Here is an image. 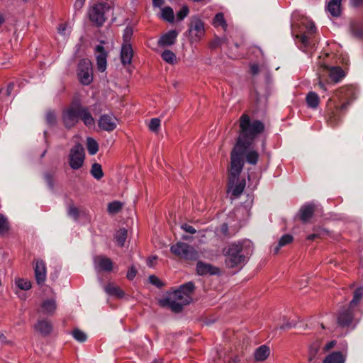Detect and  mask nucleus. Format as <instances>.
<instances>
[{"mask_svg": "<svg viewBox=\"0 0 363 363\" xmlns=\"http://www.w3.org/2000/svg\"><path fill=\"white\" fill-rule=\"evenodd\" d=\"M239 136L232 149L233 165L240 166L242 155L247 148H250L255 139L262 133L265 125L259 120H251L247 113H243L239 118Z\"/></svg>", "mask_w": 363, "mask_h": 363, "instance_id": "f257e3e1", "label": "nucleus"}, {"mask_svg": "<svg viewBox=\"0 0 363 363\" xmlns=\"http://www.w3.org/2000/svg\"><path fill=\"white\" fill-rule=\"evenodd\" d=\"M335 94L342 104L340 106L335 105L333 108L328 110V123L332 127L337 125L342 121L349 105L356 99V91L353 86L341 87Z\"/></svg>", "mask_w": 363, "mask_h": 363, "instance_id": "f03ea898", "label": "nucleus"}, {"mask_svg": "<svg viewBox=\"0 0 363 363\" xmlns=\"http://www.w3.org/2000/svg\"><path fill=\"white\" fill-rule=\"evenodd\" d=\"M259 153L254 150H250V148H247L243 155H242V161L240 162V166H234L233 160L232 159V152H230V169L229 170V186H233L234 182L238 179V177L240 176L244 164H245V161L252 165H255L259 160Z\"/></svg>", "mask_w": 363, "mask_h": 363, "instance_id": "7ed1b4c3", "label": "nucleus"}, {"mask_svg": "<svg viewBox=\"0 0 363 363\" xmlns=\"http://www.w3.org/2000/svg\"><path fill=\"white\" fill-rule=\"evenodd\" d=\"M110 9V5L106 2L94 4L89 8L88 12L90 21L96 26L101 27L106 21V14Z\"/></svg>", "mask_w": 363, "mask_h": 363, "instance_id": "20e7f679", "label": "nucleus"}, {"mask_svg": "<svg viewBox=\"0 0 363 363\" xmlns=\"http://www.w3.org/2000/svg\"><path fill=\"white\" fill-rule=\"evenodd\" d=\"M242 250V245L233 243L229 245L225 258V264L229 268L240 267L245 262V256Z\"/></svg>", "mask_w": 363, "mask_h": 363, "instance_id": "39448f33", "label": "nucleus"}, {"mask_svg": "<svg viewBox=\"0 0 363 363\" xmlns=\"http://www.w3.org/2000/svg\"><path fill=\"white\" fill-rule=\"evenodd\" d=\"M362 296H354L348 307H342L337 315V324L342 328L348 327L352 322L354 308L360 303Z\"/></svg>", "mask_w": 363, "mask_h": 363, "instance_id": "423d86ee", "label": "nucleus"}, {"mask_svg": "<svg viewBox=\"0 0 363 363\" xmlns=\"http://www.w3.org/2000/svg\"><path fill=\"white\" fill-rule=\"evenodd\" d=\"M78 102H73L69 107L63 110L62 120L64 125L69 129L79 122Z\"/></svg>", "mask_w": 363, "mask_h": 363, "instance_id": "0eeeda50", "label": "nucleus"}, {"mask_svg": "<svg viewBox=\"0 0 363 363\" xmlns=\"http://www.w3.org/2000/svg\"><path fill=\"white\" fill-rule=\"evenodd\" d=\"M77 75L84 85H89L93 81L91 62L88 59H82L78 64Z\"/></svg>", "mask_w": 363, "mask_h": 363, "instance_id": "6e6552de", "label": "nucleus"}, {"mask_svg": "<svg viewBox=\"0 0 363 363\" xmlns=\"http://www.w3.org/2000/svg\"><path fill=\"white\" fill-rule=\"evenodd\" d=\"M189 38L191 43L199 41L204 35V23L196 16L191 18L189 24Z\"/></svg>", "mask_w": 363, "mask_h": 363, "instance_id": "1a4fd4ad", "label": "nucleus"}, {"mask_svg": "<svg viewBox=\"0 0 363 363\" xmlns=\"http://www.w3.org/2000/svg\"><path fill=\"white\" fill-rule=\"evenodd\" d=\"M85 157L84 150L82 145H75L69 152V164L73 169H79L84 164Z\"/></svg>", "mask_w": 363, "mask_h": 363, "instance_id": "9d476101", "label": "nucleus"}, {"mask_svg": "<svg viewBox=\"0 0 363 363\" xmlns=\"http://www.w3.org/2000/svg\"><path fill=\"white\" fill-rule=\"evenodd\" d=\"M35 279L36 283L42 286L45 284L47 278V268L45 262L43 259H35L33 262Z\"/></svg>", "mask_w": 363, "mask_h": 363, "instance_id": "9b49d317", "label": "nucleus"}, {"mask_svg": "<svg viewBox=\"0 0 363 363\" xmlns=\"http://www.w3.org/2000/svg\"><path fill=\"white\" fill-rule=\"evenodd\" d=\"M302 26L305 28V30L297 34L296 38L300 39L304 46H308L309 38L316 33V28L313 22L308 20L302 22Z\"/></svg>", "mask_w": 363, "mask_h": 363, "instance_id": "f8f14e48", "label": "nucleus"}, {"mask_svg": "<svg viewBox=\"0 0 363 363\" xmlns=\"http://www.w3.org/2000/svg\"><path fill=\"white\" fill-rule=\"evenodd\" d=\"M316 206L313 203H306L301 206L298 216L303 223H307L313 216Z\"/></svg>", "mask_w": 363, "mask_h": 363, "instance_id": "ddd939ff", "label": "nucleus"}, {"mask_svg": "<svg viewBox=\"0 0 363 363\" xmlns=\"http://www.w3.org/2000/svg\"><path fill=\"white\" fill-rule=\"evenodd\" d=\"M117 126V118L112 115H102L99 120V127L103 130L111 132Z\"/></svg>", "mask_w": 363, "mask_h": 363, "instance_id": "4468645a", "label": "nucleus"}, {"mask_svg": "<svg viewBox=\"0 0 363 363\" xmlns=\"http://www.w3.org/2000/svg\"><path fill=\"white\" fill-rule=\"evenodd\" d=\"M94 267L98 271L111 272L113 269V262L111 259L99 255L94 258Z\"/></svg>", "mask_w": 363, "mask_h": 363, "instance_id": "2eb2a0df", "label": "nucleus"}, {"mask_svg": "<svg viewBox=\"0 0 363 363\" xmlns=\"http://www.w3.org/2000/svg\"><path fill=\"white\" fill-rule=\"evenodd\" d=\"M95 52L96 53L97 69L100 72H104L106 69L107 53L104 46L101 45H97L95 48Z\"/></svg>", "mask_w": 363, "mask_h": 363, "instance_id": "dca6fc26", "label": "nucleus"}, {"mask_svg": "<svg viewBox=\"0 0 363 363\" xmlns=\"http://www.w3.org/2000/svg\"><path fill=\"white\" fill-rule=\"evenodd\" d=\"M196 272L199 275H216L220 273V269L211 264L199 261L196 264Z\"/></svg>", "mask_w": 363, "mask_h": 363, "instance_id": "f3484780", "label": "nucleus"}, {"mask_svg": "<svg viewBox=\"0 0 363 363\" xmlns=\"http://www.w3.org/2000/svg\"><path fill=\"white\" fill-rule=\"evenodd\" d=\"M77 109L79 111V119L80 118L85 125L92 126L95 124V121L87 107L78 103Z\"/></svg>", "mask_w": 363, "mask_h": 363, "instance_id": "a211bd4d", "label": "nucleus"}, {"mask_svg": "<svg viewBox=\"0 0 363 363\" xmlns=\"http://www.w3.org/2000/svg\"><path fill=\"white\" fill-rule=\"evenodd\" d=\"M34 330L43 336L49 335L52 330V325L48 320H40L34 325Z\"/></svg>", "mask_w": 363, "mask_h": 363, "instance_id": "6ab92c4d", "label": "nucleus"}, {"mask_svg": "<svg viewBox=\"0 0 363 363\" xmlns=\"http://www.w3.org/2000/svg\"><path fill=\"white\" fill-rule=\"evenodd\" d=\"M56 308L55 300L53 298H48L42 301L38 312L45 315H52L55 313Z\"/></svg>", "mask_w": 363, "mask_h": 363, "instance_id": "aec40b11", "label": "nucleus"}, {"mask_svg": "<svg viewBox=\"0 0 363 363\" xmlns=\"http://www.w3.org/2000/svg\"><path fill=\"white\" fill-rule=\"evenodd\" d=\"M178 36V33L175 30H169L162 35L158 40V45L161 47H168L173 45Z\"/></svg>", "mask_w": 363, "mask_h": 363, "instance_id": "412c9836", "label": "nucleus"}, {"mask_svg": "<svg viewBox=\"0 0 363 363\" xmlns=\"http://www.w3.org/2000/svg\"><path fill=\"white\" fill-rule=\"evenodd\" d=\"M133 56V50L130 44H123L121 51V59L123 65H130Z\"/></svg>", "mask_w": 363, "mask_h": 363, "instance_id": "4be33fe9", "label": "nucleus"}, {"mask_svg": "<svg viewBox=\"0 0 363 363\" xmlns=\"http://www.w3.org/2000/svg\"><path fill=\"white\" fill-rule=\"evenodd\" d=\"M329 72V77L330 79L335 82L337 83L341 81L345 76V72L343 69L339 66L335 67H326Z\"/></svg>", "mask_w": 363, "mask_h": 363, "instance_id": "5701e85b", "label": "nucleus"}, {"mask_svg": "<svg viewBox=\"0 0 363 363\" xmlns=\"http://www.w3.org/2000/svg\"><path fill=\"white\" fill-rule=\"evenodd\" d=\"M159 304L164 308L171 309L172 311L179 313L182 311V304L176 303L170 299L169 296L159 300Z\"/></svg>", "mask_w": 363, "mask_h": 363, "instance_id": "b1692460", "label": "nucleus"}, {"mask_svg": "<svg viewBox=\"0 0 363 363\" xmlns=\"http://www.w3.org/2000/svg\"><path fill=\"white\" fill-rule=\"evenodd\" d=\"M342 0H330L328 3L327 11L335 17H337L341 13Z\"/></svg>", "mask_w": 363, "mask_h": 363, "instance_id": "393cba45", "label": "nucleus"}, {"mask_svg": "<svg viewBox=\"0 0 363 363\" xmlns=\"http://www.w3.org/2000/svg\"><path fill=\"white\" fill-rule=\"evenodd\" d=\"M270 354V349L266 345L259 346L254 353L255 359L257 361L262 362L267 359Z\"/></svg>", "mask_w": 363, "mask_h": 363, "instance_id": "a878e982", "label": "nucleus"}, {"mask_svg": "<svg viewBox=\"0 0 363 363\" xmlns=\"http://www.w3.org/2000/svg\"><path fill=\"white\" fill-rule=\"evenodd\" d=\"M239 179L234 182L233 186H229V181L228 182V189L232 191V195L234 196H239L244 191L245 187V181L243 179L241 182L235 184L236 182H238Z\"/></svg>", "mask_w": 363, "mask_h": 363, "instance_id": "bb28decb", "label": "nucleus"}, {"mask_svg": "<svg viewBox=\"0 0 363 363\" xmlns=\"http://www.w3.org/2000/svg\"><path fill=\"white\" fill-rule=\"evenodd\" d=\"M345 358L340 352H333L328 355L323 363H344Z\"/></svg>", "mask_w": 363, "mask_h": 363, "instance_id": "cd10ccee", "label": "nucleus"}, {"mask_svg": "<svg viewBox=\"0 0 363 363\" xmlns=\"http://www.w3.org/2000/svg\"><path fill=\"white\" fill-rule=\"evenodd\" d=\"M306 101L308 107L311 108H316L320 103L318 95L313 91H310L306 97Z\"/></svg>", "mask_w": 363, "mask_h": 363, "instance_id": "c85d7f7f", "label": "nucleus"}, {"mask_svg": "<svg viewBox=\"0 0 363 363\" xmlns=\"http://www.w3.org/2000/svg\"><path fill=\"white\" fill-rule=\"evenodd\" d=\"M294 238L291 235L285 234L281 237L279 239L278 244L276 247H274L273 252L274 254H277L279 251V249L284 246H286L291 242H292Z\"/></svg>", "mask_w": 363, "mask_h": 363, "instance_id": "c756f323", "label": "nucleus"}, {"mask_svg": "<svg viewBox=\"0 0 363 363\" xmlns=\"http://www.w3.org/2000/svg\"><path fill=\"white\" fill-rule=\"evenodd\" d=\"M328 235V231L324 228L315 227L313 228V233L307 236V240H314L316 238H323Z\"/></svg>", "mask_w": 363, "mask_h": 363, "instance_id": "7c9ffc66", "label": "nucleus"}, {"mask_svg": "<svg viewBox=\"0 0 363 363\" xmlns=\"http://www.w3.org/2000/svg\"><path fill=\"white\" fill-rule=\"evenodd\" d=\"M128 236V231L125 228H120L115 235L118 245L123 247Z\"/></svg>", "mask_w": 363, "mask_h": 363, "instance_id": "2f4dec72", "label": "nucleus"}, {"mask_svg": "<svg viewBox=\"0 0 363 363\" xmlns=\"http://www.w3.org/2000/svg\"><path fill=\"white\" fill-rule=\"evenodd\" d=\"M90 172L93 177L97 180L101 179L104 177L102 167L99 163H94L91 165Z\"/></svg>", "mask_w": 363, "mask_h": 363, "instance_id": "473e14b6", "label": "nucleus"}, {"mask_svg": "<svg viewBox=\"0 0 363 363\" xmlns=\"http://www.w3.org/2000/svg\"><path fill=\"white\" fill-rule=\"evenodd\" d=\"M86 147L91 155H95L99 150L97 142L92 138H88L86 140Z\"/></svg>", "mask_w": 363, "mask_h": 363, "instance_id": "72a5a7b5", "label": "nucleus"}, {"mask_svg": "<svg viewBox=\"0 0 363 363\" xmlns=\"http://www.w3.org/2000/svg\"><path fill=\"white\" fill-rule=\"evenodd\" d=\"M105 292L108 295H123L121 289L113 283H109L105 286Z\"/></svg>", "mask_w": 363, "mask_h": 363, "instance_id": "f704fd0d", "label": "nucleus"}, {"mask_svg": "<svg viewBox=\"0 0 363 363\" xmlns=\"http://www.w3.org/2000/svg\"><path fill=\"white\" fill-rule=\"evenodd\" d=\"M161 16L164 20H165L168 22H170V23L173 22L174 19V14L173 9L169 6L164 7L162 10Z\"/></svg>", "mask_w": 363, "mask_h": 363, "instance_id": "c9c22d12", "label": "nucleus"}, {"mask_svg": "<svg viewBox=\"0 0 363 363\" xmlns=\"http://www.w3.org/2000/svg\"><path fill=\"white\" fill-rule=\"evenodd\" d=\"M162 58L166 62L172 65L177 62L175 54L169 50H166L162 52Z\"/></svg>", "mask_w": 363, "mask_h": 363, "instance_id": "e433bc0d", "label": "nucleus"}, {"mask_svg": "<svg viewBox=\"0 0 363 363\" xmlns=\"http://www.w3.org/2000/svg\"><path fill=\"white\" fill-rule=\"evenodd\" d=\"M15 283L19 289L23 290H28L31 288V282L26 279L16 278Z\"/></svg>", "mask_w": 363, "mask_h": 363, "instance_id": "4c0bfd02", "label": "nucleus"}, {"mask_svg": "<svg viewBox=\"0 0 363 363\" xmlns=\"http://www.w3.org/2000/svg\"><path fill=\"white\" fill-rule=\"evenodd\" d=\"M122 206L123 204L120 201H115L111 202L108 205V211L111 214H116L121 210Z\"/></svg>", "mask_w": 363, "mask_h": 363, "instance_id": "58836bf2", "label": "nucleus"}, {"mask_svg": "<svg viewBox=\"0 0 363 363\" xmlns=\"http://www.w3.org/2000/svg\"><path fill=\"white\" fill-rule=\"evenodd\" d=\"M149 283L152 285L156 286L158 289H161L164 287L166 284L162 280H161L159 277L155 275H150L148 277Z\"/></svg>", "mask_w": 363, "mask_h": 363, "instance_id": "ea45409f", "label": "nucleus"}, {"mask_svg": "<svg viewBox=\"0 0 363 363\" xmlns=\"http://www.w3.org/2000/svg\"><path fill=\"white\" fill-rule=\"evenodd\" d=\"M161 121L157 118H152L148 124V128L150 131L157 133L160 127Z\"/></svg>", "mask_w": 363, "mask_h": 363, "instance_id": "a19ab883", "label": "nucleus"}, {"mask_svg": "<svg viewBox=\"0 0 363 363\" xmlns=\"http://www.w3.org/2000/svg\"><path fill=\"white\" fill-rule=\"evenodd\" d=\"M318 351H319V344L318 343H313L310 346L309 352H308V361L309 362H312L313 359H315Z\"/></svg>", "mask_w": 363, "mask_h": 363, "instance_id": "79ce46f5", "label": "nucleus"}, {"mask_svg": "<svg viewBox=\"0 0 363 363\" xmlns=\"http://www.w3.org/2000/svg\"><path fill=\"white\" fill-rule=\"evenodd\" d=\"M72 335L76 340L80 342H85L87 338L85 333L78 328H76L72 331Z\"/></svg>", "mask_w": 363, "mask_h": 363, "instance_id": "37998d69", "label": "nucleus"}, {"mask_svg": "<svg viewBox=\"0 0 363 363\" xmlns=\"http://www.w3.org/2000/svg\"><path fill=\"white\" fill-rule=\"evenodd\" d=\"M67 213L74 220H77L79 216V209L72 203L69 204Z\"/></svg>", "mask_w": 363, "mask_h": 363, "instance_id": "c03bdc74", "label": "nucleus"}, {"mask_svg": "<svg viewBox=\"0 0 363 363\" xmlns=\"http://www.w3.org/2000/svg\"><path fill=\"white\" fill-rule=\"evenodd\" d=\"M133 30L131 27H127L124 30L123 35V44H130V41L133 36Z\"/></svg>", "mask_w": 363, "mask_h": 363, "instance_id": "a18cd8bd", "label": "nucleus"}, {"mask_svg": "<svg viewBox=\"0 0 363 363\" xmlns=\"http://www.w3.org/2000/svg\"><path fill=\"white\" fill-rule=\"evenodd\" d=\"M213 25L214 26H223L226 25L225 21L224 19V16L222 13H218L214 18H213Z\"/></svg>", "mask_w": 363, "mask_h": 363, "instance_id": "49530a36", "label": "nucleus"}, {"mask_svg": "<svg viewBox=\"0 0 363 363\" xmlns=\"http://www.w3.org/2000/svg\"><path fill=\"white\" fill-rule=\"evenodd\" d=\"M171 252L173 255L180 258L182 256V242L179 241L175 245H172L171 247Z\"/></svg>", "mask_w": 363, "mask_h": 363, "instance_id": "de8ad7c7", "label": "nucleus"}, {"mask_svg": "<svg viewBox=\"0 0 363 363\" xmlns=\"http://www.w3.org/2000/svg\"><path fill=\"white\" fill-rule=\"evenodd\" d=\"M45 120L49 125H55L57 122V118H56L55 113L53 111H48L46 113Z\"/></svg>", "mask_w": 363, "mask_h": 363, "instance_id": "09e8293b", "label": "nucleus"}, {"mask_svg": "<svg viewBox=\"0 0 363 363\" xmlns=\"http://www.w3.org/2000/svg\"><path fill=\"white\" fill-rule=\"evenodd\" d=\"M9 230L7 220L0 215V234L6 233Z\"/></svg>", "mask_w": 363, "mask_h": 363, "instance_id": "8fccbe9b", "label": "nucleus"}, {"mask_svg": "<svg viewBox=\"0 0 363 363\" xmlns=\"http://www.w3.org/2000/svg\"><path fill=\"white\" fill-rule=\"evenodd\" d=\"M223 43V40L220 38H216L210 43V48L211 49H216L221 46Z\"/></svg>", "mask_w": 363, "mask_h": 363, "instance_id": "3c124183", "label": "nucleus"}, {"mask_svg": "<svg viewBox=\"0 0 363 363\" xmlns=\"http://www.w3.org/2000/svg\"><path fill=\"white\" fill-rule=\"evenodd\" d=\"M137 272L136 268L134 266H131L128 270L126 277L129 280H133L136 276Z\"/></svg>", "mask_w": 363, "mask_h": 363, "instance_id": "603ef678", "label": "nucleus"}, {"mask_svg": "<svg viewBox=\"0 0 363 363\" xmlns=\"http://www.w3.org/2000/svg\"><path fill=\"white\" fill-rule=\"evenodd\" d=\"M194 289V285L192 282H187L183 284V295H186L184 291L186 292H192Z\"/></svg>", "mask_w": 363, "mask_h": 363, "instance_id": "864d4df0", "label": "nucleus"}, {"mask_svg": "<svg viewBox=\"0 0 363 363\" xmlns=\"http://www.w3.org/2000/svg\"><path fill=\"white\" fill-rule=\"evenodd\" d=\"M296 327V323L290 321H286L284 323L281 325H280V329L281 330H286V329H291L292 328Z\"/></svg>", "mask_w": 363, "mask_h": 363, "instance_id": "5fc2aeb1", "label": "nucleus"}, {"mask_svg": "<svg viewBox=\"0 0 363 363\" xmlns=\"http://www.w3.org/2000/svg\"><path fill=\"white\" fill-rule=\"evenodd\" d=\"M183 230L190 234H194L196 232V229L193 226L186 223L183 224Z\"/></svg>", "mask_w": 363, "mask_h": 363, "instance_id": "6e6d98bb", "label": "nucleus"}, {"mask_svg": "<svg viewBox=\"0 0 363 363\" xmlns=\"http://www.w3.org/2000/svg\"><path fill=\"white\" fill-rule=\"evenodd\" d=\"M86 0H76L74 3V8L77 10H80L84 5Z\"/></svg>", "mask_w": 363, "mask_h": 363, "instance_id": "4d7b16f0", "label": "nucleus"}, {"mask_svg": "<svg viewBox=\"0 0 363 363\" xmlns=\"http://www.w3.org/2000/svg\"><path fill=\"white\" fill-rule=\"evenodd\" d=\"M259 71V69L257 65L253 64L250 65V73L252 75H256L257 74H258Z\"/></svg>", "mask_w": 363, "mask_h": 363, "instance_id": "13d9d810", "label": "nucleus"}, {"mask_svg": "<svg viewBox=\"0 0 363 363\" xmlns=\"http://www.w3.org/2000/svg\"><path fill=\"white\" fill-rule=\"evenodd\" d=\"M353 32L354 33V35L359 38H362L363 37V28H354L353 29Z\"/></svg>", "mask_w": 363, "mask_h": 363, "instance_id": "bf43d9fd", "label": "nucleus"}, {"mask_svg": "<svg viewBox=\"0 0 363 363\" xmlns=\"http://www.w3.org/2000/svg\"><path fill=\"white\" fill-rule=\"evenodd\" d=\"M157 259V257H150L147 259V266L152 267L154 266L155 262Z\"/></svg>", "mask_w": 363, "mask_h": 363, "instance_id": "052dcab7", "label": "nucleus"}, {"mask_svg": "<svg viewBox=\"0 0 363 363\" xmlns=\"http://www.w3.org/2000/svg\"><path fill=\"white\" fill-rule=\"evenodd\" d=\"M352 5L354 7L363 6V0H350Z\"/></svg>", "mask_w": 363, "mask_h": 363, "instance_id": "680f3d73", "label": "nucleus"}, {"mask_svg": "<svg viewBox=\"0 0 363 363\" xmlns=\"http://www.w3.org/2000/svg\"><path fill=\"white\" fill-rule=\"evenodd\" d=\"M14 86H15V84H14V83H13V82H11V83H9V84H8V86H7V89H6V94L7 96H10V95H11V93L12 90H13V88H14Z\"/></svg>", "mask_w": 363, "mask_h": 363, "instance_id": "e2e57ef3", "label": "nucleus"}, {"mask_svg": "<svg viewBox=\"0 0 363 363\" xmlns=\"http://www.w3.org/2000/svg\"><path fill=\"white\" fill-rule=\"evenodd\" d=\"M192 301V296H183V307L186 305H189Z\"/></svg>", "mask_w": 363, "mask_h": 363, "instance_id": "0e129e2a", "label": "nucleus"}, {"mask_svg": "<svg viewBox=\"0 0 363 363\" xmlns=\"http://www.w3.org/2000/svg\"><path fill=\"white\" fill-rule=\"evenodd\" d=\"M45 179H46V181L48 183L49 186L52 188L54 186V182H53V179H52V176L50 174H48L45 176Z\"/></svg>", "mask_w": 363, "mask_h": 363, "instance_id": "69168bd1", "label": "nucleus"}, {"mask_svg": "<svg viewBox=\"0 0 363 363\" xmlns=\"http://www.w3.org/2000/svg\"><path fill=\"white\" fill-rule=\"evenodd\" d=\"M353 295H363V286L356 288L353 291Z\"/></svg>", "mask_w": 363, "mask_h": 363, "instance_id": "338daca9", "label": "nucleus"}, {"mask_svg": "<svg viewBox=\"0 0 363 363\" xmlns=\"http://www.w3.org/2000/svg\"><path fill=\"white\" fill-rule=\"evenodd\" d=\"M229 363H240V359L238 356L230 357L228 360Z\"/></svg>", "mask_w": 363, "mask_h": 363, "instance_id": "774afa93", "label": "nucleus"}]
</instances>
